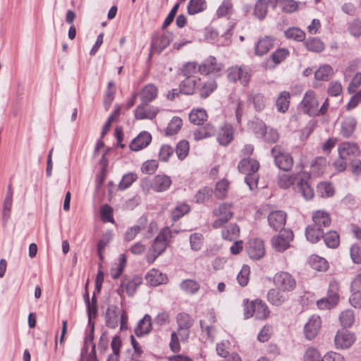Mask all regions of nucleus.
<instances>
[{
  "mask_svg": "<svg viewBox=\"0 0 361 361\" xmlns=\"http://www.w3.org/2000/svg\"><path fill=\"white\" fill-rule=\"evenodd\" d=\"M310 177L305 173H298L296 175L280 174L278 176L277 183L281 188L287 189L291 185L295 184L294 189L296 192L307 200H311L314 197V190L309 183Z\"/></svg>",
  "mask_w": 361,
  "mask_h": 361,
  "instance_id": "nucleus-1",
  "label": "nucleus"
},
{
  "mask_svg": "<svg viewBox=\"0 0 361 361\" xmlns=\"http://www.w3.org/2000/svg\"><path fill=\"white\" fill-rule=\"evenodd\" d=\"M259 161L250 157L243 158L238 163V169L240 173L245 175V182L250 190L257 188L259 178Z\"/></svg>",
  "mask_w": 361,
  "mask_h": 361,
  "instance_id": "nucleus-2",
  "label": "nucleus"
},
{
  "mask_svg": "<svg viewBox=\"0 0 361 361\" xmlns=\"http://www.w3.org/2000/svg\"><path fill=\"white\" fill-rule=\"evenodd\" d=\"M273 283L275 287L283 293L293 291L297 282L295 277L287 271H281L276 273L273 277Z\"/></svg>",
  "mask_w": 361,
  "mask_h": 361,
  "instance_id": "nucleus-3",
  "label": "nucleus"
},
{
  "mask_svg": "<svg viewBox=\"0 0 361 361\" xmlns=\"http://www.w3.org/2000/svg\"><path fill=\"white\" fill-rule=\"evenodd\" d=\"M276 166L285 171H289L293 164L292 156L284 151L280 145L274 146L271 150Z\"/></svg>",
  "mask_w": 361,
  "mask_h": 361,
  "instance_id": "nucleus-4",
  "label": "nucleus"
},
{
  "mask_svg": "<svg viewBox=\"0 0 361 361\" xmlns=\"http://www.w3.org/2000/svg\"><path fill=\"white\" fill-rule=\"evenodd\" d=\"M244 314L246 318L254 316L257 319H264L269 317V310L264 302L255 300L246 305Z\"/></svg>",
  "mask_w": 361,
  "mask_h": 361,
  "instance_id": "nucleus-5",
  "label": "nucleus"
},
{
  "mask_svg": "<svg viewBox=\"0 0 361 361\" xmlns=\"http://www.w3.org/2000/svg\"><path fill=\"white\" fill-rule=\"evenodd\" d=\"M227 77L231 82L239 81L243 86H247L251 78L250 70L245 66H231L227 69Z\"/></svg>",
  "mask_w": 361,
  "mask_h": 361,
  "instance_id": "nucleus-6",
  "label": "nucleus"
},
{
  "mask_svg": "<svg viewBox=\"0 0 361 361\" xmlns=\"http://www.w3.org/2000/svg\"><path fill=\"white\" fill-rule=\"evenodd\" d=\"M171 238V231L169 227H165L160 231L155 238L152 245L153 252L161 255L166 250Z\"/></svg>",
  "mask_w": 361,
  "mask_h": 361,
  "instance_id": "nucleus-7",
  "label": "nucleus"
},
{
  "mask_svg": "<svg viewBox=\"0 0 361 361\" xmlns=\"http://www.w3.org/2000/svg\"><path fill=\"white\" fill-rule=\"evenodd\" d=\"M231 204L222 203L219 207L214 210L213 214L217 219L212 223L214 228H219L228 222L233 217Z\"/></svg>",
  "mask_w": 361,
  "mask_h": 361,
  "instance_id": "nucleus-8",
  "label": "nucleus"
},
{
  "mask_svg": "<svg viewBox=\"0 0 361 361\" xmlns=\"http://www.w3.org/2000/svg\"><path fill=\"white\" fill-rule=\"evenodd\" d=\"M356 340L355 334L345 329L338 330L334 338V344L337 349L349 348Z\"/></svg>",
  "mask_w": 361,
  "mask_h": 361,
  "instance_id": "nucleus-9",
  "label": "nucleus"
},
{
  "mask_svg": "<svg viewBox=\"0 0 361 361\" xmlns=\"http://www.w3.org/2000/svg\"><path fill=\"white\" fill-rule=\"evenodd\" d=\"M280 234L271 239V245L277 252H283L290 246L293 238V233L290 230L284 229Z\"/></svg>",
  "mask_w": 361,
  "mask_h": 361,
  "instance_id": "nucleus-10",
  "label": "nucleus"
},
{
  "mask_svg": "<svg viewBox=\"0 0 361 361\" xmlns=\"http://www.w3.org/2000/svg\"><path fill=\"white\" fill-rule=\"evenodd\" d=\"M223 65L217 63L216 59L213 56L207 57L202 63L198 66V71L201 75H215L219 73Z\"/></svg>",
  "mask_w": 361,
  "mask_h": 361,
  "instance_id": "nucleus-11",
  "label": "nucleus"
},
{
  "mask_svg": "<svg viewBox=\"0 0 361 361\" xmlns=\"http://www.w3.org/2000/svg\"><path fill=\"white\" fill-rule=\"evenodd\" d=\"M286 213L281 210L272 211L267 216L269 226L275 231H283V229L286 225Z\"/></svg>",
  "mask_w": 361,
  "mask_h": 361,
  "instance_id": "nucleus-12",
  "label": "nucleus"
},
{
  "mask_svg": "<svg viewBox=\"0 0 361 361\" xmlns=\"http://www.w3.org/2000/svg\"><path fill=\"white\" fill-rule=\"evenodd\" d=\"M304 111L310 116H318L319 102L312 90L307 91L301 102Z\"/></svg>",
  "mask_w": 361,
  "mask_h": 361,
  "instance_id": "nucleus-13",
  "label": "nucleus"
},
{
  "mask_svg": "<svg viewBox=\"0 0 361 361\" xmlns=\"http://www.w3.org/2000/svg\"><path fill=\"white\" fill-rule=\"evenodd\" d=\"M216 316L213 311H209L206 314V319L200 320V327L202 331L205 333L207 337L210 341L214 342L216 329L214 324L216 323Z\"/></svg>",
  "mask_w": 361,
  "mask_h": 361,
  "instance_id": "nucleus-14",
  "label": "nucleus"
},
{
  "mask_svg": "<svg viewBox=\"0 0 361 361\" xmlns=\"http://www.w3.org/2000/svg\"><path fill=\"white\" fill-rule=\"evenodd\" d=\"M173 39L171 32H165L162 35H157L153 37L151 42V49L154 52L161 53L166 49Z\"/></svg>",
  "mask_w": 361,
  "mask_h": 361,
  "instance_id": "nucleus-15",
  "label": "nucleus"
},
{
  "mask_svg": "<svg viewBox=\"0 0 361 361\" xmlns=\"http://www.w3.org/2000/svg\"><path fill=\"white\" fill-rule=\"evenodd\" d=\"M178 326V332L183 339L186 340L189 336V329L193 324V319L187 313L181 312L177 315Z\"/></svg>",
  "mask_w": 361,
  "mask_h": 361,
  "instance_id": "nucleus-16",
  "label": "nucleus"
},
{
  "mask_svg": "<svg viewBox=\"0 0 361 361\" xmlns=\"http://www.w3.org/2000/svg\"><path fill=\"white\" fill-rule=\"evenodd\" d=\"M246 250L251 259L258 260L265 254L264 242L260 239L251 240L247 244Z\"/></svg>",
  "mask_w": 361,
  "mask_h": 361,
  "instance_id": "nucleus-17",
  "label": "nucleus"
},
{
  "mask_svg": "<svg viewBox=\"0 0 361 361\" xmlns=\"http://www.w3.org/2000/svg\"><path fill=\"white\" fill-rule=\"evenodd\" d=\"M322 326L319 316L312 315L304 327L305 336L308 340L314 339L319 333Z\"/></svg>",
  "mask_w": 361,
  "mask_h": 361,
  "instance_id": "nucleus-18",
  "label": "nucleus"
},
{
  "mask_svg": "<svg viewBox=\"0 0 361 361\" xmlns=\"http://www.w3.org/2000/svg\"><path fill=\"white\" fill-rule=\"evenodd\" d=\"M148 104L141 103L135 110V117L136 119H150L156 117L159 112V108L154 106H147Z\"/></svg>",
  "mask_w": 361,
  "mask_h": 361,
  "instance_id": "nucleus-19",
  "label": "nucleus"
},
{
  "mask_svg": "<svg viewBox=\"0 0 361 361\" xmlns=\"http://www.w3.org/2000/svg\"><path fill=\"white\" fill-rule=\"evenodd\" d=\"M120 313L121 310L118 306L114 305L108 306L104 315L105 323L107 327L115 329L118 326Z\"/></svg>",
  "mask_w": 361,
  "mask_h": 361,
  "instance_id": "nucleus-20",
  "label": "nucleus"
},
{
  "mask_svg": "<svg viewBox=\"0 0 361 361\" xmlns=\"http://www.w3.org/2000/svg\"><path fill=\"white\" fill-rule=\"evenodd\" d=\"M13 191L11 185L7 187L6 197L3 204V209L1 212L3 226H6L11 216V207L13 204Z\"/></svg>",
  "mask_w": 361,
  "mask_h": 361,
  "instance_id": "nucleus-21",
  "label": "nucleus"
},
{
  "mask_svg": "<svg viewBox=\"0 0 361 361\" xmlns=\"http://www.w3.org/2000/svg\"><path fill=\"white\" fill-rule=\"evenodd\" d=\"M172 180L169 176L165 174H158L152 180L151 188L157 192H161L167 190L171 185Z\"/></svg>",
  "mask_w": 361,
  "mask_h": 361,
  "instance_id": "nucleus-22",
  "label": "nucleus"
},
{
  "mask_svg": "<svg viewBox=\"0 0 361 361\" xmlns=\"http://www.w3.org/2000/svg\"><path fill=\"white\" fill-rule=\"evenodd\" d=\"M152 141L150 133L146 131L141 132L130 144L131 150L137 152L147 147Z\"/></svg>",
  "mask_w": 361,
  "mask_h": 361,
  "instance_id": "nucleus-23",
  "label": "nucleus"
},
{
  "mask_svg": "<svg viewBox=\"0 0 361 361\" xmlns=\"http://www.w3.org/2000/svg\"><path fill=\"white\" fill-rule=\"evenodd\" d=\"M142 283V279L139 276H134L132 278L126 276L121 281V287L126 289L129 296H133Z\"/></svg>",
  "mask_w": 361,
  "mask_h": 361,
  "instance_id": "nucleus-24",
  "label": "nucleus"
},
{
  "mask_svg": "<svg viewBox=\"0 0 361 361\" xmlns=\"http://www.w3.org/2000/svg\"><path fill=\"white\" fill-rule=\"evenodd\" d=\"M200 85L199 78H186L180 84V92L184 94L190 95L195 93Z\"/></svg>",
  "mask_w": 361,
  "mask_h": 361,
  "instance_id": "nucleus-25",
  "label": "nucleus"
},
{
  "mask_svg": "<svg viewBox=\"0 0 361 361\" xmlns=\"http://www.w3.org/2000/svg\"><path fill=\"white\" fill-rule=\"evenodd\" d=\"M339 157L350 159V156H356L359 153V147L355 143L345 142L338 146Z\"/></svg>",
  "mask_w": 361,
  "mask_h": 361,
  "instance_id": "nucleus-26",
  "label": "nucleus"
},
{
  "mask_svg": "<svg viewBox=\"0 0 361 361\" xmlns=\"http://www.w3.org/2000/svg\"><path fill=\"white\" fill-rule=\"evenodd\" d=\"M152 331V317L149 314H145L135 327V334L137 337L149 334Z\"/></svg>",
  "mask_w": 361,
  "mask_h": 361,
  "instance_id": "nucleus-27",
  "label": "nucleus"
},
{
  "mask_svg": "<svg viewBox=\"0 0 361 361\" xmlns=\"http://www.w3.org/2000/svg\"><path fill=\"white\" fill-rule=\"evenodd\" d=\"M157 95L158 88L153 84L146 85L140 92L141 102L144 104L152 102Z\"/></svg>",
  "mask_w": 361,
  "mask_h": 361,
  "instance_id": "nucleus-28",
  "label": "nucleus"
},
{
  "mask_svg": "<svg viewBox=\"0 0 361 361\" xmlns=\"http://www.w3.org/2000/svg\"><path fill=\"white\" fill-rule=\"evenodd\" d=\"M313 224L318 227L328 228L331 224L330 214L324 210H318L312 214Z\"/></svg>",
  "mask_w": 361,
  "mask_h": 361,
  "instance_id": "nucleus-29",
  "label": "nucleus"
},
{
  "mask_svg": "<svg viewBox=\"0 0 361 361\" xmlns=\"http://www.w3.org/2000/svg\"><path fill=\"white\" fill-rule=\"evenodd\" d=\"M216 133V129L214 126L207 123L204 126L197 128L193 133L195 140H201L207 137L214 136Z\"/></svg>",
  "mask_w": 361,
  "mask_h": 361,
  "instance_id": "nucleus-30",
  "label": "nucleus"
},
{
  "mask_svg": "<svg viewBox=\"0 0 361 361\" xmlns=\"http://www.w3.org/2000/svg\"><path fill=\"white\" fill-rule=\"evenodd\" d=\"M267 300L273 305L276 307L282 305L287 300L282 290L279 289L271 288L270 289L267 295Z\"/></svg>",
  "mask_w": 361,
  "mask_h": 361,
  "instance_id": "nucleus-31",
  "label": "nucleus"
},
{
  "mask_svg": "<svg viewBox=\"0 0 361 361\" xmlns=\"http://www.w3.org/2000/svg\"><path fill=\"white\" fill-rule=\"evenodd\" d=\"M233 139V129L231 125H224L219 130L217 140L221 145H228Z\"/></svg>",
  "mask_w": 361,
  "mask_h": 361,
  "instance_id": "nucleus-32",
  "label": "nucleus"
},
{
  "mask_svg": "<svg viewBox=\"0 0 361 361\" xmlns=\"http://www.w3.org/2000/svg\"><path fill=\"white\" fill-rule=\"evenodd\" d=\"M324 233L322 228L318 227L313 224L308 226L305 230L307 240L312 243L318 242L321 238H323Z\"/></svg>",
  "mask_w": 361,
  "mask_h": 361,
  "instance_id": "nucleus-33",
  "label": "nucleus"
},
{
  "mask_svg": "<svg viewBox=\"0 0 361 361\" xmlns=\"http://www.w3.org/2000/svg\"><path fill=\"white\" fill-rule=\"evenodd\" d=\"M274 47V39L270 37H265L258 41L255 47V54L258 56L266 54Z\"/></svg>",
  "mask_w": 361,
  "mask_h": 361,
  "instance_id": "nucleus-34",
  "label": "nucleus"
},
{
  "mask_svg": "<svg viewBox=\"0 0 361 361\" xmlns=\"http://www.w3.org/2000/svg\"><path fill=\"white\" fill-rule=\"evenodd\" d=\"M305 48L312 52L320 53L325 49V44L319 38L309 37L304 41Z\"/></svg>",
  "mask_w": 361,
  "mask_h": 361,
  "instance_id": "nucleus-35",
  "label": "nucleus"
},
{
  "mask_svg": "<svg viewBox=\"0 0 361 361\" xmlns=\"http://www.w3.org/2000/svg\"><path fill=\"white\" fill-rule=\"evenodd\" d=\"M146 279L152 286H157L166 283L167 277L159 271L153 269L147 274Z\"/></svg>",
  "mask_w": 361,
  "mask_h": 361,
  "instance_id": "nucleus-36",
  "label": "nucleus"
},
{
  "mask_svg": "<svg viewBox=\"0 0 361 361\" xmlns=\"http://www.w3.org/2000/svg\"><path fill=\"white\" fill-rule=\"evenodd\" d=\"M356 120L353 117H347L341 122V133L345 137H350L356 126Z\"/></svg>",
  "mask_w": 361,
  "mask_h": 361,
  "instance_id": "nucleus-37",
  "label": "nucleus"
},
{
  "mask_svg": "<svg viewBox=\"0 0 361 361\" xmlns=\"http://www.w3.org/2000/svg\"><path fill=\"white\" fill-rule=\"evenodd\" d=\"M290 94L289 92H281L276 101V106L278 111L285 113L288 109L290 105Z\"/></svg>",
  "mask_w": 361,
  "mask_h": 361,
  "instance_id": "nucleus-38",
  "label": "nucleus"
},
{
  "mask_svg": "<svg viewBox=\"0 0 361 361\" xmlns=\"http://www.w3.org/2000/svg\"><path fill=\"white\" fill-rule=\"evenodd\" d=\"M127 263V258L125 254H121L118 258V263H116L111 268L110 274L114 279H116L122 274Z\"/></svg>",
  "mask_w": 361,
  "mask_h": 361,
  "instance_id": "nucleus-39",
  "label": "nucleus"
},
{
  "mask_svg": "<svg viewBox=\"0 0 361 361\" xmlns=\"http://www.w3.org/2000/svg\"><path fill=\"white\" fill-rule=\"evenodd\" d=\"M285 37L288 39H293L297 42H302L305 40V32L298 27H291L284 32Z\"/></svg>",
  "mask_w": 361,
  "mask_h": 361,
  "instance_id": "nucleus-40",
  "label": "nucleus"
},
{
  "mask_svg": "<svg viewBox=\"0 0 361 361\" xmlns=\"http://www.w3.org/2000/svg\"><path fill=\"white\" fill-rule=\"evenodd\" d=\"M199 86H200L199 88L200 97L202 99H206L216 89L217 83L215 80L211 79Z\"/></svg>",
  "mask_w": 361,
  "mask_h": 361,
  "instance_id": "nucleus-41",
  "label": "nucleus"
},
{
  "mask_svg": "<svg viewBox=\"0 0 361 361\" xmlns=\"http://www.w3.org/2000/svg\"><path fill=\"white\" fill-rule=\"evenodd\" d=\"M240 228L236 224H231L222 230L221 235L225 240L232 241L239 236Z\"/></svg>",
  "mask_w": 361,
  "mask_h": 361,
  "instance_id": "nucleus-42",
  "label": "nucleus"
},
{
  "mask_svg": "<svg viewBox=\"0 0 361 361\" xmlns=\"http://www.w3.org/2000/svg\"><path fill=\"white\" fill-rule=\"evenodd\" d=\"M207 118V114L204 109H192L189 114L190 121L195 125L200 126Z\"/></svg>",
  "mask_w": 361,
  "mask_h": 361,
  "instance_id": "nucleus-43",
  "label": "nucleus"
},
{
  "mask_svg": "<svg viewBox=\"0 0 361 361\" xmlns=\"http://www.w3.org/2000/svg\"><path fill=\"white\" fill-rule=\"evenodd\" d=\"M249 99L253 104L255 111H262L264 109L267 99L262 93H251Z\"/></svg>",
  "mask_w": 361,
  "mask_h": 361,
  "instance_id": "nucleus-44",
  "label": "nucleus"
},
{
  "mask_svg": "<svg viewBox=\"0 0 361 361\" xmlns=\"http://www.w3.org/2000/svg\"><path fill=\"white\" fill-rule=\"evenodd\" d=\"M190 211V207L186 203H180L178 204L171 212V219L173 221H177L184 215L189 213Z\"/></svg>",
  "mask_w": 361,
  "mask_h": 361,
  "instance_id": "nucleus-45",
  "label": "nucleus"
},
{
  "mask_svg": "<svg viewBox=\"0 0 361 361\" xmlns=\"http://www.w3.org/2000/svg\"><path fill=\"white\" fill-rule=\"evenodd\" d=\"M207 8L205 0H190L188 5V13L195 15L204 11Z\"/></svg>",
  "mask_w": 361,
  "mask_h": 361,
  "instance_id": "nucleus-46",
  "label": "nucleus"
},
{
  "mask_svg": "<svg viewBox=\"0 0 361 361\" xmlns=\"http://www.w3.org/2000/svg\"><path fill=\"white\" fill-rule=\"evenodd\" d=\"M300 2L295 0H280L279 7L285 13H293L298 11Z\"/></svg>",
  "mask_w": 361,
  "mask_h": 361,
  "instance_id": "nucleus-47",
  "label": "nucleus"
},
{
  "mask_svg": "<svg viewBox=\"0 0 361 361\" xmlns=\"http://www.w3.org/2000/svg\"><path fill=\"white\" fill-rule=\"evenodd\" d=\"M334 74L331 66L325 64L320 66L314 73V78L317 80L326 81Z\"/></svg>",
  "mask_w": 361,
  "mask_h": 361,
  "instance_id": "nucleus-48",
  "label": "nucleus"
},
{
  "mask_svg": "<svg viewBox=\"0 0 361 361\" xmlns=\"http://www.w3.org/2000/svg\"><path fill=\"white\" fill-rule=\"evenodd\" d=\"M322 238L326 245L330 248H336L339 245L340 238L336 231H331L326 234L324 233Z\"/></svg>",
  "mask_w": 361,
  "mask_h": 361,
  "instance_id": "nucleus-49",
  "label": "nucleus"
},
{
  "mask_svg": "<svg viewBox=\"0 0 361 361\" xmlns=\"http://www.w3.org/2000/svg\"><path fill=\"white\" fill-rule=\"evenodd\" d=\"M268 11V4L267 0H258L254 8V15L259 20H263Z\"/></svg>",
  "mask_w": 361,
  "mask_h": 361,
  "instance_id": "nucleus-50",
  "label": "nucleus"
},
{
  "mask_svg": "<svg viewBox=\"0 0 361 361\" xmlns=\"http://www.w3.org/2000/svg\"><path fill=\"white\" fill-rule=\"evenodd\" d=\"M183 125L182 119L178 116H173L165 129L166 135L176 134Z\"/></svg>",
  "mask_w": 361,
  "mask_h": 361,
  "instance_id": "nucleus-51",
  "label": "nucleus"
},
{
  "mask_svg": "<svg viewBox=\"0 0 361 361\" xmlns=\"http://www.w3.org/2000/svg\"><path fill=\"white\" fill-rule=\"evenodd\" d=\"M180 288L183 290L190 294H195L200 290V284L195 280L185 279L180 283Z\"/></svg>",
  "mask_w": 361,
  "mask_h": 361,
  "instance_id": "nucleus-52",
  "label": "nucleus"
},
{
  "mask_svg": "<svg viewBox=\"0 0 361 361\" xmlns=\"http://www.w3.org/2000/svg\"><path fill=\"white\" fill-rule=\"evenodd\" d=\"M317 192L322 197H329L334 195V189L330 183L321 182L317 185Z\"/></svg>",
  "mask_w": 361,
  "mask_h": 361,
  "instance_id": "nucleus-53",
  "label": "nucleus"
},
{
  "mask_svg": "<svg viewBox=\"0 0 361 361\" xmlns=\"http://www.w3.org/2000/svg\"><path fill=\"white\" fill-rule=\"evenodd\" d=\"M339 320L343 326H351L355 322L354 312L351 310H346L342 312L340 314Z\"/></svg>",
  "mask_w": 361,
  "mask_h": 361,
  "instance_id": "nucleus-54",
  "label": "nucleus"
},
{
  "mask_svg": "<svg viewBox=\"0 0 361 361\" xmlns=\"http://www.w3.org/2000/svg\"><path fill=\"white\" fill-rule=\"evenodd\" d=\"M189 149V142L185 140H180L177 144L176 148V152L178 156V158L181 161L184 160L188 154Z\"/></svg>",
  "mask_w": 361,
  "mask_h": 361,
  "instance_id": "nucleus-55",
  "label": "nucleus"
},
{
  "mask_svg": "<svg viewBox=\"0 0 361 361\" xmlns=\"http://www.w3.org/2000/svg\"><path fill=\"white\" fill-rule=\"evenodd\" d=\"M326 164V161L325 158L317 157L311 165V172L317 176H320L324 173Z\"/></svg>",
  "mask_w": 361,
  "mask_h": 361,
  "instance_id": "nucleus-56",
  "label": "nucleus"
},
{
  "mask_svg": "<svg viewBox=\"0 0 361 361\" xmlns=\"http://www.w3.org/2000/svg\"><path fill=\"white\" fill-rule=\"evenodd\" d=\"M137 179V176L135 173L130 172L125 174L118 184V189L124 190L128 188Z\"/></svg>",
  "mask_w": 361,
  "mask_h": 361,
  "instance_id": "nucleus-57",
  "label": "nucleus"
},
{
  "mask_svg": "<svg viewBox=\"0 0 361 361\" xmlns=\"http://www.w3.org/2000/svg\"><path fill=\"white\" fill-rule=\"evenodd\" d=\"M229 183L227 180L223 179L219 181L216 185L214 195L219 200L226 197Z\"/></svg>",
  "mask_w": 361,
  "mask_h": 361,
  "instance_id": "nucleus-58",
  "label": "nucleus"
},
{
  "mask_svg": "<svg viewBox=\"0 0 361 361\" xmlns=\"http://www.w3.org/2000/svg\"><path fill=\"white\" fill-rule=\"evenodd\" d=\"M204 242V237L202 233H194L190 236V245L192 250L199 251L201 250Z\"/></svg>",
  "mask_w": 361,
  "mask_h": 361,
  "instance_id": "nucleus-59",
  "label": "nucleus"
},
{
  "mask_svg": "<svg viewBox=\"0 0 361 361\" xmlns=\"http://www.w3.org/2000/svg\"><path fill=\"white\" fill-rule=\"evenodd\" d=\"M115 94L116 90L114 88V83L109 82L104 97V105L106 110L110 107L111 102L114 99Z\"/></svg>",
  "mask_w": 361,
  "mask_h": 361,
  "instance_id": "nucleus-60",
  "label": "nucleus"
},
{
  "mask_svg": "<svg viewBox=\"0 0 361 361\" xmlns=\"http://www.w3.org/2000/svg\"><path fill=\"white\" fill-rule=\"evenodd\" d=\"M233 12L231 0H224L216 11L218 17H224L231 15Z\"/></svg>",
  "mask_w": 361,
  "mask_h": 361,
  "instance_id": "nucleus-61",
  "label": "nucleus"
},
{
  "mask_svg": "<svg viewBox=\"0 0 361 361\" xmlns=\"http://www.w3.org/2000/svg\"><path fill=\"white\" fill-rule=\"evenodd\" d=\"M213 190L209 187H204L199 190L195 195V201L196 203H202L205 200H208L212 197Z\"/></svg>",
  "mask_w": 361,
  "mask_h": 361,
  "instance_id": "nucleus-62",
  "label": "nucleus"
},
{
  "mask_svg": "<svg viewBox=\"0 0 361 361\" xmlns=\"http://www.w3.org/2000/svg\"><path fill=\"white\" fill-rule=\"evenodd\" d=\"M289 54L290 52L286 48H280L273 52L271 55V59L274 64L277 65L284 61Z\"/></svg>",
  "mask_w": 361,
  "mask_h": 361,
  "instance_id": "nucleus-63",
  "label": "nucleus"
},
{
  "mask_svg": "<svg viewBox=\"0 0 361 361\" xmlns=\"http://www.w3.org/2000/svg\"><path fill=\"white\" fill-rule=\"evenodd\" d=\"M348 30L350 34L355 37L361 35V20L359 19H354L348 24Z\"/></svg>",
  "mask_w": 361,
  "mask_h": 361,
  "instance_id": "nucleus-64",
  "label": "nucleus"
}]
</instances>
